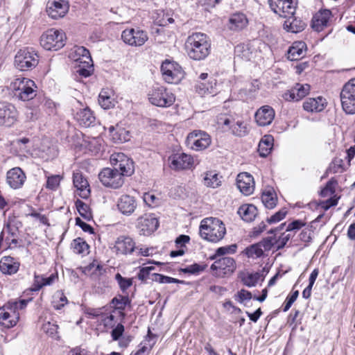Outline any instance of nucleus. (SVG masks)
I'll use <instances>...</instances> for the list:
<instances>
[{
	"mask_svg": "<svg viewBox=\"0 0 355 355\" xmlns=\"http://www.w3.org/2000/svg\"><path fill=\"white\" fill-rule=\"evenodd\" d=\"M111 164L114 168H104L98 174L101 183L112 189L121 187L124 182V176H131L135 172L134 162L123 153L111 156Z\"/></svg>",
	"mask_w": 355,
	"mask_h": 355,
	"instance_id": "f257e3e1",
	"label": "nucleus"
},
{
	"mask_svg": "<svg viewBox=\"0 0 355 355\" xmlns=\"http://www.w3.org/2000/svg\"><path fill=\"white\" fill-rule=\"evenodd\" d=\"M188 56L194 60H202L210 53L211 42L209 37L202 33H193L185 42Z\"/></svg>",
	"mask_w": 355,
	"mask_h": 355,
	"instance_id": "f03ea898",
	"label": "nucleus"
},
{
	"mask_svg": "<svg viewBox=\"0 0 355 355\" xmlns=\"http://www.w3.org/2000/svg\"><path fill=\"white\" fill-rule=\"evenodd\" d=\"M226 233L223 223L216 218H207L202 220L200 226V236L208 241L217 243Z\"/></svg>",
	"mask_w": 355,
	"mask_h": 355,
	"instance_id": "7ed1b4c3",
	"label": "nucleus"
},
{
	"mask_svg": "<svg viewBox=\"0 0 355 355\" xmlns=\"http://www.w3.org/2000/svg\"><path fill=\"white\" fill-rule=\"evenodd\" d=\"M66 36L62 31L51 28L40 37V44L47 51H58L65 45Z\"/></svg>",
	"mask_w": 355,
	"mask_h": 355,
	"instance_id": "20e7f679",
	"label": "nucleus"
},
{
	"mask_svg": "<svg viewBox=\"0 0 355 355\" xmlns=\"http://www.w3.org/2000/svg\"><path fill=\"white\" fill-rule=\"evenodd\" d=\"M39 62V55L32 48L20 49L15 57L14 64L20 71L34 69Z\"/></svg>",
	"mask_w": 355,
	"mask_h": 355,
	"instance_id": "39448f33",
	"label": "nucleus"
},
{
	"mask_svg": "<svg viewBox=\"0 0 355 355\" xmlns=\"http://www.w3.org/2000/svg\"><path fill=\"white\" fill-rule=\"evenodd\" d=\"M340 98L344 112L347 114H355V78L344 85Z\"/></svg>",
	"mask_w": 355,
	"mask_h": 355,
	"instance_id": "423d86ee",
	"label": "nucleus"
},
{
	"mask_svg": "<svg viewBox=\"0 0 355 355\" xmlns=\"http://www.w3.org/2000/svg\"><path fill=\"white\" fill-rule=\"evenodd\" d=\"M149 101L154 105L167 107L173 105L175 98L173 93L168 92L164 87H154L148 94Z\"/></svg>",
	"mask_w": 355,
	"mask_h": 355,
	"instance_id": "0eeeda50",
	"label": "nucleus"
},
{
	"mask_svg": "<svg viewBox=\"0 0 355 355\" xmlns=\"http://www.w3.org/2000/svg\"><path fill=\"white\" fill-rule=\"evenodd\" d=\"M161 71L164 80L168 83H178L184 77L182 67L177 62L168 60L162 62Z\"/></svg>",
	"mask_w": 355,
	"mask_h": 355,
	"instance_id": "6e6552de",
	"label": "nucleus"
},
{
	"mask_svg": "<svg viewBox=\"0 0 355 355\" xmlns=\"http://www.w3.org/2000/svg\"><path fill=\"white\" fill-rule=\"evenodd\" d=\"M271 10L282 17L293 16L295 12L297 0H268Z\"/></svg>",
	"mask_w": 355,
	"mask_h": 355,
	"instance_id": "1a4fd4ad",
	"label": "nucleus"
},
{
	"mask_svg": "<svg viewBox=\"0 0 355 355\" xmlns=\"http://www.w3.org/2000/svg\"><path fill=\"white\" fill-rule=\"evenodd\" d=\"M214 275L218 277H224L231 275L236 270L235 260L229 257H224L217 259L211 266Z\"/></svg>",
	"mask_w": 355,
	"mask_h": 355,
	"instance_id": "9d476101",
	"label": "nucleus"
},
{
	"mask_svg": "<svg viewBox=\"0 0 355 355\" xmlns=\"http://www.w3.org/2000/svg\"><path fill=\"white\" fill-rule=\"evenodd\" d=\"M19 112L14 105L10 103L0 102V125L10 127L18 119Z\"/></svg>",
	"mask_w": 355,
	"mask_h": 355,
	"instance_id": "9b49d317",
	"label": "nucleus"
},
{
	"mask_svg": "<svg viewBox=\"0 0 355 355\" xmlns=\"http://www.w3.org/2000/svg\"><path fill=\"white\" fill-rule=\"evenodd\" d=\"M121 39L128 45L141 46L148 40V37L147 33L143 30L130 28L122 32Z\"/></svg>",
	"mask_w": 355,
	"mask_h": 355,
	"instance_id": "f8f14e48",
	"label": "nucleus"
},
{
	"mask_svg": "<svg viewBox=\"0 0 355 355\" xmlns=\"http://www.w3.org/2000/svg\"><path fill=\"white\" fill-rule=\"evenodd\" d=\"M187 141L195 150H202L208 148L211 142L210 136L205 132L194 130L187 136Z\"/></svg>",
	"mask_w": 355,
	"mask_h": 355,
	"instance_id": "ddd939ff",
	"label": "nucleus"
},
{
	"mask_svg": "<svg viewBox=\"0 0 355 355\" xmlns=\"http://www.w3.org/2000/svg\"><path fill=\"white\" fill-rule=\"evenodd\" d=\"M35 88L37 86L33 80L23 78L16 89L15 95L21 101H30L36 96Z\"/></svg>",
	"mask_w": 355,
	"mask_h": 355,
	"instance_id": "4468645a",
	"label": "nucleus"
},
{
	"mask_svg": "<svg viewBox=\"0 0 355 355\" xmlns=\"http://www.w3.org/2000/svg\"><path fill=\"white\" fill-rule=\"evenodd\" d=\"M69 10V3L67 0H49L46 6L48 15L57 19L63 17Z\"/></svg>",
	"mask_w": 355,
	"mask_h": 355,
	"instance_id": "2eb2a0df",
	"label": "nucleus"
},
{
	"mask_svg": "<svg viewBox=\"0 0 355 355\" xmlns=\"http://www.w3.org/2000/svg\"><path fill=\"white\" fill-rule=\"evenodd\" d=\"M26 180V173L20 167H14L6 173V183L13 189L21 188Z\"/></svg>",
	"mask_w": 355,
	"mask_h": 355,
	"instance_id": "dca6fc26",
	"label": "nucleus"
},
{
	"mask_svg": "<svg viewBox=\"0 0 355 355\" xmlns=\"http://www.w3.org/2000/svg\"><path fill=\"white\" fill-rule=\"evenodd\" d=\"M159 227V221L154 214H145L137 220V227L143 234H149Z\"/></svg>",
	"mask_w": 355,
	"mask_h": 355,
	"instance_id": "f3484780",
	"label": "nucleus"
},
{
	"mask_svg": "<svg viewBox=\"0 0 355 355\" xmlns=\"http://www.w3.org/2000/svg\"><path fill=\"white\" fill-rule=\"evenodd\" d=\"M170 167L173 170L190 168L193 163V157L186 153L175 154L169 157Z\"/></svg>",
	"mask_w": 355,
	"mask_h": 355,
	"instance_id": "a211bd4d",
	"label": "nucleus"
},
{
	"mask_svg": "<svg viewBox=\"0 0 355 355\" xmlns=\"http://www.w3.org/2000/svg\"><path fill=\"white\" fill-rule=\"evenodd\" d=\"M332 17L331 11L328 9H323L316 12L311 20V28L320 32L328 26L329 21Z\"/></svg>",
	"mask_w": 355,
	"mask_h": 355,
	"instance_id": "6ab92c4d",
	"label": "nucleus"
},
{
	"mask_svg": "<svg viewBox=\"0 0 355 355\" xmlns=\"http://www.w3.org/2000/svg\"><path fill=\"white\" fill-rule=\"evenodd\" d=\"M236 184L238 189L245 196H249L254 191V178L248 173L244 172L239 173L236 178Z\"/></svg>",
	"mask_w": 355,
	"mask_h": 355,
	"instance_id": "aec40b11",
	"label": "nucleus"
},
{
	"mask_svg": "<svg viewBox=\"0 0 355 355\" xmlns=\"http://www.w3.org/2000/svg\"><path fill=\"white\" fill-rule=\"evenodd\" d=\"M114 248L116 254H132L137 248L134 240L128 236H120L115 241Z\"/></svg>",
	"mask_w": 355,
	"mask_h": 355,
	"instance_id": "412c9836",
	"label": "nucleus"
},
{
	"mask_svg": "<svg viewBox=\"0 0 355 355\" xmlns=\"http://www.w3.org/2000/svg\"><path fill=\"white\" fill-rule=\"evenodd\" d=\"M275 115V112L272 107L264 105L257 110L254 118L258 125L266 126L272 122Z\"/></svg>",
	"mask_w": 355,
	"mask_h": 355,
	"instance_id": "4be33fe9",
	"label": "nucleus"
},
{
	"mask_svg": "<svg viewBox=\"0 0 355 355\" xmlns=\"http://www.w3.org/2000/svg\"><path fill=\"white\" fill-rule=\"evenodd\" d=\"M310 85L297 83L291 90L286 92L283 97L288 101H298L305 97L309 92Z\"/></svg>",
	"mask_w": 355,
	"mask_h": 355,
	"instance_id": "5701e85b",
	"label": "nucleus"
},
{
	"mask_svg": "<svg viewBox=\"0 0 355 355\" xmlns=\"http://www.w3.org/2000/svg\"><path fill=\"white\" fill-rule=\"evenodd\" d=\"M119 210L124 215H130L137 207V202L134 197L129 195H123L118 200Z\"/></svg>",
	"mask_w": 355,
	"mask_h": 355,
	"instance_id": "b1692460",
	"label": "nucleus"
},
{
	"mask_svg": "<svg viewBox=\"0 0 355 355\" xmlns=\"http://www.w3.org/2000/svg\"><path fill=\"white\" fill-rule=\"evenodd\" d=\"M216 80L211 78L207 81H197L194 88L196 93L200 96H203L206 94H214L216 93Z\"/></svg>",
	"mask_w": 355,
	"mask_h": 355,
	"instance_id": "393cba45",
	"label": "nucleus"
},
{
	"mask_svg": "<svg viewBox=\"0 0 355 355\" xmlns=\"http://www.w3.org/2000/svg\"><path fill=\"white\" fill-rule=\"evenodd\" d=\"M73 182L74 187L80 191V196L82 198H88L90 190L87 180L83 177L81 173H74L73 175Z\"/></svg>",
	"mask_w": 355,
	"mask_h": 355,
	"instance_id": "a878e982",
	"label": "nucleus"
},
{
	"mask_svg": "<svg viewBox=\"0 0 355 355\" xmlns=\"http://www.w3.org/2000/svg\"><path fill=\"white\" fill-rule=\"evenodd\" d=\"M19 268V263L10 256H5L0 261V270L3 274H15L18 271Z\"/></svg>",
	"mask_w": 355,
	"mask_h": 355,
	"instance_id": "bb28decb",
	"label": "nucleus"
},
{
	"mask_svg": "<svg viewBox=\"0 0 355 355\" xmlns=\"http://www.w3.org/2000/svg\"><path fill=\"white\" fill-rule=\"evenodd\" d=\"M76 119L78 121L80 125L87 128L94 125L96 117L92 111L89 108L86 107L76 113Z\"/></svg>",
	"mask_w": 355,
	"mask_h": 355,
	"instance_id": "cd10ccee",
	"label": "nucleus"
},
{
	"mask_svg": "<svg viewBox=\"0 0 355 355\" xmlns=\"http://www.w3.org/2000/svg\"><path fill=\"white\" fill-rule=\"evenodd\" d=\"M306 24L300 18L291 16L284 23V29L287 32L297 33L302 31Z\"/></svg>",
	"mask_w": 355,
	"mask_h": 355,
	"instance_id": "c85d7f7f",
	"label": "nucleus"
},
{
	"mask_svg": "<svg viewBox=\"0 0 355 355\" xmlns=\"http://www.w3.org/2000/svg\"><path fill=\"white\" fill-rule=\"evenodd\" d=\"M241 218L245 222H252L258 214L257 208L250 204L241 205L237 211Z\"/></svg>",
	"mask_w": 355,
	"mask_h": 355,
	"instance_id": "c756f323",
	"label": "nucleus"
},
{
	"mask_svg": "<svg viewBox=\"0 0 355 355\" xmlns=\"http://www.w3.org/2000/svg\"><path fill=\"white\" fill-rule=\"evenodd\" d=\"M306 49L305 42L299 41L295 42L288 49V59L290 60H297L304 55V51Z\"/></svg>",
	"mask_w": 355,
	"mask_h": 355,
	"instance_id": "7c9ffc66",
	"label": "nucleus"
},
{
	"mask_svg": "<svg viewBox=\"0 0 355 355\" xmlns=\"http://www.w3.org/2000/svg\"><path fill=\"white\" fill-rule=\"evenodd\" d=\"M19 314L14 312L13 315L5 310L4 306L0 308V324L6 328L10 329L15 326L19 320Z\"/></svg>",
	"mask_w": 355,
	"mask_h": 355,
	"instance_id": "2f4dec72",
	"label": "nucleus"
},
{
	"mask_svg": "<svg viewBox=\"0 0 355 355\" xmlns=\"http://www.w3.org/2000/svg\"><path fill=\"white\" fill-rule=\"evenodd\" d=\"M230 28L233 31H240L244 28L248 24V19L243 13L238 12L233 14L230 19Z\"/></svg>",
	"mask_w": 355,
	"mask_h": 355,
	"instance_id": "473e14b6",
	"label": "nucleus"
},
{
	"mask_svg": "<svg viewBox=\"0 0 355 355\" xmlns=\"http://www.w3.org/2000/svg\"><path fill=\"white\" fill-rule=\"evenodd\" d=\"M273 137L270 135H265L259 141L258 151L262 157H267L271 152L273 146Z\"/></svg>",
	"mask_w": 355,
	"mask_h": 355,
	"instance_id": "72a5a7b5",
	"label": "nucleus"
},
{
	"mask_svg": "<svg viewBox=\"0 0 355 355\" xmlns=\"http://www.w3.org/2000/svg\"><path fill=\"white\" fill-rule=\"evenodd\" d=\"M324 99L322 97L309 98L303 103V108L308 112H321L324 109Z\"/></svg>",
	"mask_w": 355,
	"mask_h": 355,
	"instance_id": "f704fd0d",
	"label": "nucleus"
},
{
	"mask_svg": "<svg viewBox=\"0 0 355 355\" xmlns=\"http://www.w3.org/2000/svg\"><path fill=\"white\" fill-rule=\"evenodd\" d=\"M230 129L234 136L239 137H245L249 132L247 124L242 121H237L234 124L230 126Z\"/></svg>",
	"mask_w": 355,
	"mask_h": 355,
	"instance_id": "c9c22d12",
	"label": "nucleus"
},
{
	"mask_svg": "<svg viewBox=\"0 0 355 355\" xmlns=\"http://www.w3.org/2000/svg\"><path fill=\"white\" fill-rule=\"evenodd\" d=\"M234 54L243 60H250L252 58V52L250 51L248 44H239L234 47Z\"/></svg>",
	"mask_w": 355,
	"mask_h": 355,
	"instance_id": "e433bc0d",
	"label": "nucleus"
},
{
	"mask_svg": "<svg viewBox=\"0 0 355 355\" xmlns=\"http://www.w3.org/2000/svg\"><path fill=\"white\" fill-rule=\"evenodd\" d=\"M76 207L79 214L85 220H90L92 218V214L89 206L83 201L78 199L76 202Z\"/></svg>",
	"mask_w": 355,
	"mask_h": 355,
	"instance_id": "4c0bfd02",
	"label": "nucleus"
},
{
	"mask_svg": "<svg viewBox=\"0 0 355 355\" xmlns=\"http://www.w3.org/2000/svg\"><path fill=\"white\" fill-rule=\"evenodd\" d=\"M75 53L79 57L76 59L82 64H87L92 62L90 53L87 49L84 46L76 47Z\"/></svg>",
	"mask_w": 355,
	"mask_h": 355,
	"instance_id": "58836bf2",
	"label": "nucleus"
},
{
	"mask_svg": "<svg viewBox=\"0 0 355 355\" xmlns=\"http://www.w3.org/2000/svg\"><path fill=\"white\" fill-rule=\"evenodd\" d=\"M245 251L249 258H259L264 256V251L259 243L250 245Z\"/></svg>",
	"mask_w": 355,
	"mask_h": 355,
	"instance_id": "ea45409f",
	"label": "nucleus"
},
{
	"mask_svg": "<svg viewBox=\"0 0 355 355\" xmlns=\"http://www.w3.org/2000/svg\"><path fill=\"white\" fill-rule=\"evenodd\" d=\"M261 201L266 208L273 209L277 205V199L273 192L269 190L262 193Z\"/></svg>",
	"mask_w": 355,
	"mask_h": 355,
	"instance_id": "a19ab883",
	"label": "nucleus"
},
{
	"mask_svg": "<svg viewBox=\"0 0 355 355\" xmlns=\"http://www.w3.org/2000/svg\"><path fill=\"white\" fill-rule=\"evenodd\" d=\"M98 103L105 110L114 107V103L107 91L103 89L98 96Z\"/></svg>",
	"mask_w": 355,
	"mask_h": 355,
	"instance_id": "79ce46f5",
	"label": "nucleus"
},
{
	"mask_svg": "<svg viewBox=\"0 0 355 355\" xmlns=\"http://www.w3.org/2000/svg\"><path fill=\"white\" fill-rule=\"evenodd\" d=\"M130 303L128 296H123L118 295L111 300V304H113L115 309L123 311L127 304Z\"/></svg>",
	"mask_w": 355,
	"mask_h": 355,
	"instance_id": "37998d69",
	"label": "nucleus"
},
{
	"mask_svg": "<svg viewBox=\"0 0 355 355\" xmlns=\"http://www.w3.org/2000/svg\"><path fill=\"white\" fill-rule=\"evenodd\" d=\"M204 184L207 187L216 188L220 184L218 175L214 172H207L204 178Z\"/></svg>",
	"mask_w": 355,
	"mask_h": 355,
	"instance_id": "c03bdc74",
	"label": "nucleus"
},
{
	"mask_svg": "<svg viewBox=\"0 0 355 355\" xmlns=\"http://www.w3.org/2000/svg\"><path fill=\"white\" fill-rule=\"evenodd\" d=\"M71 246L76 254H82L89 248L86 241L80 237L75 239L71 243Z\"/></svg>",
	"mask_w": 355,
	"mask_h": 355,
	"instance_id": "a18cd8bd",
	"label": "nucleus"
},
{
	"mask_svg": "<svg viewBox=\"0 0 355 355\" xmlns=\"http://www.w3.org/2000/svg\"><path fill=\"white\" fill-rule=\"evenodd\" d=\"M115 279L123 293L132 285V279L131 278L123 277L120 273L115 275Z\"/></svg>",
	"mask_w": 355,
	"mask_h": 355,
	"instance_id": "49530a36",
	"label": "nucleus"
},
{
	"mask_svg": "<svg viewBox=\"0 0 355 355\" xmlns=\"http://www.w3.org/2000/svg\"><path fill=\"white\" fill-rule=\"evenodd\" d=\"M337 184V180L334 178L329 180L324 187L320 191V196L321 197H327L329 194H334L335 193L334 186Z\"/></svg>",
	"mask_w": 355,
	"mask_h": 355,
	"instance_id": "de8ad7c7",
	"label": "nucleus"
},
{
	"mask_svg": "<svg viewBox=\"0 0 355 355\" xmlns=\"http://www.w3.org/2000/svg\"><path fill=\"white\" fill-rule=\"evenodd\" d=\"M207 265H200L199 263H193L186 268H181L180 271L187 274H197L205 270Z\"/></svg>",
	"mask_w": 355,
	"mask_h": 355,
	"instance_id": "09e8293b",
	"label": "nucleus"
},
{
	"mask_svg": "<svg viewBox=\"0 0 355 355\" xmlns=\"http://www.w3.org/2000/svg\"><path fill=\"white\" fill-rule=\"evenodd\" d=\"M261 275L259 272L250 273L247 277L243 278L242 281L244 285L252 287L254 286L258 282Z\"/></svg>",
	"mask_w": 355,
	"mask_h": 355,
	"instance_id": "8fccbe9b",
	"label": "nucleus"
},
{
	"mask_svg": "<svg viewBox=\"0 0 355 355\" xmlns=\"http://www.w3.org/2000/svg\"><path fill=\"white\" fill-rule=\"evenodd\" d=\"M83 67L79 66L76 70V73H78L82 77H89L91 76L92 72L93 71V66L91 62L87 64H83Z\"/></svg>",
	"mask_w": 355,
	"mask_h": 355,
	"instance_id": "3c124183",
	"label": "nucleus"
},
{
	"mask_svg": "<svg viewBox=\"0 0 355 355\" xmlns=\"http://www.w3.org/2000/svg\"><path fill=\"white\" fill-rule=\"evenodd\" d=\"M286 214L287 211L286 210V209H282L270 218H268L267 222L269 224L277 223L284 219L286 217Z\"/></svg>",
	"mask_w": 355,
	"mask_h": 355,
	"instance_id": "603ef678",
	"label": "nucleus"
},
{
	"mask_svg": "<svg viewBox=\"0 0 355 355\" xmlns=\"http://www.w3.org/2000/svg\"><path fill=\"white\" fill-rule=\"evenodd\" d=\"M258 243L260 244L263 251H269L275 243V238L274 236L266 237Z\"/></svg>",
	"mask_w": 355,
	"mask_h": 355,
	"instance_id": "864d4df0",
	"label": "nucleus"
},
{
	"mask_svg": "<svg viewBox=\"0 0 355 355\" xmlns=\"http://www.w3.org/2000/svg\"><path fill=\"white\" fill-rule=\"evenodd\" d=\"M237 249L236 244H232L227 246L220 247L216 251V254L223 256L229 253H235Z\"/></svg>",
	"mask_w": 355,
	"mask_h": 355,
	"instance_id": "5fc2aeb1",
	"label": "nucleus"
},
{
	"mask_svg": "<svg viewBox=\"0 0 355 355\" xmlns=\"http://www.w3.org/2000/svg\"><path fill=\"white\" fill-rule=\"evenodd\" d=\"M42 329L49 336L54 337L58 333V326L48 322L43 324Z\"/></svg>",
	"mask_w": 355,
	"mask_h": 355,
	"instance_id": "6e6d98bb",
	"label": "nucleus"
},
{
	"mask_svg": "<svg viewBox=\"0 0 355 355\" xmlns=\"http://www.w3.org/2000/svg\"><path fill=\"white\" fill-rule=\"evenodd\" d=\"M155 267L153 266H148V267H143L140 269L139 273H138V278L142 282L146 281L147 279H150V277L151 275L150 271L154 270Z\"/></svg>",
	"mask_w": 355,
	"mask_h": 355,
	"instance_id": "4d7b16f0",
	"label": "nucleus"
},
{
	"mask_svg": "<svg viewBox=\"0 0 355 355\" xmlns=\"http://www.w3.org/2000/svg\"><path fill=\"white\" fill-rule=\"evenodd\" d=\"M60 179L59 175L49 177L46 182V188L51 190H55L60 184Z\"/></svg>",
	"mask_w": 355,
	"mask_h": 355,
	"instance_id": "13d9d810",
	"label": "nucleus"
},
{
	"mask_svg": "<svg viewBox=\"0 0 355 355\" xmlns=\"http://www.w3.org/2000/svg\"><path fill=\"white\" fill-rule=\"evenodd\" d=\"M298 295H299V291H295L294 292H293L291 295L288 296L286 297V302H285V305H284V306L283 308V311L284 312L287 311L291 308L292 304L297 300Z\"/></svg>",
	"mask_w": 355,
	"mask_h": 355,
	"instance_id": "bf43d9fd",
	"label": "nucleus"
},
{
	"mask_svg": "<svg viewBox=\"0 0 355 355\" xmlns=\"http://www.w3.org/2000/svg\"><path fill=\"white\" fill-rule=\"evenodd\" d=\"M124 332V326L119 323L111 331V336L113 340H118Z\"/></svg>",
	"mask_w": 355,
	"mask_h": 355,
	"instance_id": "052dcab7",
	"label": "nucleus"
},
{
	"mask_svg": "<svg viewBox=\"0 0 355 355\" xmlns=\"http://www.w3.org/2000/svg\"><path fill=\"white\" fill-rule=\"evenodd\" d=\"M40 116V111L37 108L28 107L26 111V117L28 121H35Z\"/></svg>",
	"mask_w": 355,
	"mask_h": 355,
	"instance_id": "680f3d73",
	"label": "nucleus"
},
{
	"mask_svg": "<svg viewBox=\"0 0 355 355\" xmlns=\"http://www.w3.org/2000/svg\"><path fill=\"white\" fill-rule=\"evenodd\" d=\"M76 225L79 226L85 232H89V234L94 233V228L78 217L76 218Z\"/></svg>",
	"mask_w": 355,
	"mask_h": 355,
	"instance_id": "e2e57ef3",
	"label": "nucleus"
},
{
	"mask_svg": "<svg viewBox=\"0 0 355 355\" xmlns=\"http://www.w3.org/2000/svg\"><path fill=\"white\" fill-rule=\"evenodd\" d=\"M291 237V234H285L284 233L277 241L275 240V243H277V250L284 248L287 242L290 240Z\"/></svg>",
	"mask_w": 355,
	"mask_h": 355,
	"instance_id": "0e129e2a",
	"label": "nucleus"
},
{
	"mask_svg": "<svg viewBox=\"0 0 355 355\" xmlns=\"http://www.w3.org/2000/svg\"><path fill=\"white\" fill-rule=\"evenodd\" d=\"M304 225L305 223L302 222L301 220H295L288 225L286 230L287 232L298 230Z\"/></svg>",
	"mask_w": 355,
	"mask_h": 355,
	"instance_id": "69168bd1",
	"label": "nucleus"
},
{
	"mask_svg": "<svg viewBox=\"0 0 355 355\" xmlns=\"http://www.w3.org/2000/svg\"><path fill=\"white\" fill-rule=\"evenodd\" d=\"M237 296L239 298V302L242 303L245 300H250L252 298V295L251 292L246 291L245 289H241L238 292Z\"/></svg>",
	"mask_w": 355,
	"mask_h": 355,
	"instance_id": "338daca9",
	"label": "nucleus"
},
{
	"mask_svg": "<svg viewBox=\"0 0 355 355\" xmlns=\"http://www.w3.org/2000/svg\"><path fill=\"white\" fill-rule=\"evenodd\" d=\"M190 241V237L187 235L181 234L178 236L175 239V244L178 246L183 247L186 243H189Z\"/></svg>",
	"mask_w": 355,
	"mask_h": 355,
	"instance_id": "774afa93",
	"label": "nucleus"
}]
</instances>
